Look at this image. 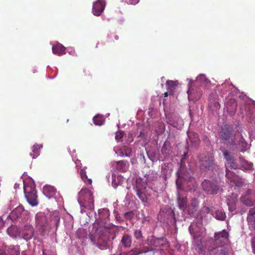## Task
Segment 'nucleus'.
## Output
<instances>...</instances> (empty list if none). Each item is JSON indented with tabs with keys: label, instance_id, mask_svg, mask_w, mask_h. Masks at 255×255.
Instances as JSON below:
<instances>
[{
	"label": "nucleus",
	"instance_id": "nucleus-1",
	"mask_svg": "<svg viewBox=\"0 0 255 255\" xmlns=\"http://www.w3.org/2000/svg\"><path fill=\"white\" fill-rule=\"evenodd\" d=\"M219 136L222 142L230 146L233 150L236 149L244 152L247 147L248 143L243 135L241 134L236 135L233 128L230 126H223Z\"/></svg>",
	"mask_w": 255,
	"mask_h": 255
},
{
	"label": "nucleus",
	"instance_id": "nucleus-2",
	"mask_svg": "<svg viewBox=\"0 0 255 255\" xmlns=\"http://www.w3.org/2000/svg\"><path fill=\"white\" fill-rule=\"evenodd\" d=\"M78 201L81 206L92 210L94 208L93 193L88 189H82L78 193Z\"/></svg>",
	"mask_w": 255,
	"mask_h": 255
},
{
	"label": "nucleus",
	"instance_id": "nucleus-3",
	"mask_svg": "<svg viewBox=\"0 0 255 255\" xmlns=\"http://www.w3.org/2000/svg\"><path fill=\"white\" fill-rule=\"evenodd\" d=\"M35 224L40 234L44 236L47 232H49L51 226L48 218L43 213H38L35 215Z\"/></svg>",
	"mask_w": 255,
	"mask_h": 255
},
{
	"label": "nucleus",
	"instance_id": "nucleus-4",
	"mask_svg": "<svg viewBox=\"0 0 255 255\" xmlns=\"http://www.w3.org/2000/svg\"><path fill=\"white\" fill-rule=\"evenodd\" d=\"M199 166L203 171L212 170L215 168L214 157L212 155L202 153L198 156Z\"/></svg>",
	"mask_w": 255,
	"mask_h": 255
},
{
	"label": "nucleus",
	"instance_id": "nucleus-5",
	"mask_svg": "<svg viewBox=\"0 0 255 255\" xmlns=\"http://www.w3.org/2000/svg\"><path fill=\"white\" fill-rule=\"evenodd\" d=\"M24 192L27 201L30 205L32 206L38 205L36 191L33 185L24 184Z\"/></svg>",
	"mask_w": 255,
	"mask_h": 255
},
{
	"label": "nucleus",
	"instance_id": "nucleus-6",
	"mask_svg": "<svg viewBox=\"0 0 255 255\" xmlns=\"http://www.w3.org/2000/svg\"><path fill=\"white\" fill-rule=\"evenodd\" d=\"M93 227L94 231L92 232L99 235L103 241L106 242L110 240L111 231L110 228L102 226L98 222H95Z\"/></svg>",
	"mask_w": 255,
	"mask_h": 255
},
{
	"label": "nucleus",
	"instance_id": "nucleus-7",
	"mask_svg": "<svg viewBox=\"0 0 255 255\" xmlns=\"http://www.w3.org/2000/svg\"><path fill=\"white\" fill-rule=\"evenodd\" d=\"M177 174L178 178H182L184 180H187L190 182H193L195 180L193 177V171L190 168L186 167L182 162L180 163Z\"/></svg>",
	"mask_w": 255,
	"mask_h": 255
},
{
	"label": "nucleus",
	"instance_id": "nucleus-8",
	"mask_svg": "<svg viewBox=\"0 0 255 255\" xmlns=\"http://www.w3.org/2000/svg\"><path fill=\"white\" fill-rule=\"evenodd\" d=\"M151 190L147 188L145 185L141 187L139 184L137 185L136 194L143 203H148L151 196Z\"/></svg>",
	"mask_w": 255,
	"mask_h": 255
},
{
	"label": "nucleus",
	"instance_id": "nucleus-9",
	"mask_svg": "<svg viewBox=\"0 0 255 255\" xmlns=\"http://www.w3.org/2000/svg\"><path fill=\"white\" fill-rule=\"evenodd\" d=\"M203 190L208 194L214 195L218 193L219 187L209 180L205 179L201 184Z\"/></svg>",
	"mask_w": 255,
	"mask_h": 255
},
{
	"label": "nucleus",
	"instance_id": "nucleus-10",
	"mask_svg": "<svg viewBox=\"0 0 255 255\" xmlns=\"http://www.w3.org/2000/svg\"><path fill=\"white\" fill-rule=\"evenodd\" d=\"M215 241L217 245L223 246L228 242V233L226 230L215 234Z\"/></svg>",
	"mask_w": 255,
	"mask_h": 255
},
{
	"label": "nucleus",
	"instance_id": "nucleus-11",
	"mask_svg": "<svg viewBox=\"0 0 255 255\" xmlns=\"http://www.w3.org/2000/svg\"><path fill=\"white\" fill-rule=\"evenodd\" d=\"M223 155L226 160V167L228 168V167L234 169L239 168V165L236 162L235 157L231 155L228 150H225L223 152Z\"/></svg>",
	"mask_w": 255,
	"mask_h": 255
},
{
	"label": "nucleus",
	"instance_id": "nucleus-12",
	"mask_svg": "<svg viewBox=\"0 0 255 255\" xmlns=\"http://www.w3.org/2000/svg\"><path fill=\"white\" fill-rule=\"evenodd\" d=\"M105 1L104 0H98L93 3L92 12L95 16H100L105 7Z\"/></svg>",
	"mask_w": 255,
	"mask_h": 255
},
{
	"label": "nucleus",
	"instance_id": "nucleus-13",
	"mask_svg": "<svg viewBox=\"0 0 255 255\" xmlns=\"http://www.w3.org/2000/svg\"><path fill=\"white\" fill-rule=\"evenodd\" d=\"M177 202L179 209L185 211L188 203L187 198L186 196L180 193L179 191L177 192Z\"/></svg>",
	"mask_w": 255,
	"mask_h": 255
},
{
	"label": "nucleus",
	"instance_id": "nucleus-14",
	"mask_svg": "<svg viewBox=\"0 0 255 255\" xmlns=\"http://www.w3.org/2000/svg\"><path fill=\"white\" fill-rule=\"evenodd\" d=\"M34 234V229L30 225H26L22 233L23 238L26 241L32 239Z\"/></svg>",
	"mask_w": 255,
	"mask_h": 255
},
{
	"label": "nucleus",
	"instance_id": "nucleus-15",
	"mask_svg": "<svg viewBox=\"0 0 255 255\" xmlns=\"http://www.w3.org/2000/svg\"><path fill=\"white\" fill-rule=\"evenodd\" d=\"M227 110L228 112L231 115H233L235 113L237 108V103L234 99H231L227 103L226 105Z\"/></svg>",
	"mask_w": 255,
	"mask_h": 255
},
{
	"label": "nucleus",
	"instance_id": "nucleus-16",
	"mask_svg": "<svg viewBox=\"0 0 255 255\" xmlns=\"http://www.w3.org/2000/svg\"><path fill=\"white\" fill-rule=\"evenodd\" d=\"M43 193L48 198H50L55 195L56 189L52 186L46 185L43 187Z\"/></svg>",
	"mask_w": 255,
	"mask_h": 255
},
{
	"label": "nucleus",
	"instance_id": "nucleus-17",
	"mask_svg": "<svg viewBox=\"0 0 255 255\" xmlns=\"http://www.w3.org/2000/svg\"><path fill=\"white\" fill-rule=\"evenodd\" d=\"M121 243L125 248H128L130 247L132 243L131 236L128 234H124L122 238Z\"/></svg>",
	"mask_w": 255,
	"mask_h": 255
},
{
	"label": "nucleus",
	"instance_id": "nucleus-18",
	"mask_svg": "<svg viewBox=\"0 0 255 255\" xmlns=\"http://www.w3.org/2000/svg\"><path fill=\"white\" fill-rule=\"evenodd\" d=\"M65 47L61 44L58 43L52 47V52L59 56L65 54Z\"/></svg>",
	"mask_w": 255,
	"mask_h": 255
},
{
	"label": "nucleus",
	"instance_id": "nucleus-19",
	"mask_svg": "<svg viewBox=\"0 0 255 255\" xmlns=\"http://www.w3.org/2000/svg\"><path fill=\"white\" fill-rule=\"evenodd\" d=\"M215 97H216V95H211L209 97V107L212 110H217L220 108V105L219 102L216 100V99H214Z\"/></svg>",
	"mask_w": 255,
	"mask_h": 255
},
{
	"label": "nucleus",
	"instance_id": "nucleus-20",
	"mask_svg": "<svg viewBox=\"0 0 255 255\" xmlns=\"http://www.w3.org/2000/svg\"><path fill=\"white\" fill-rule=\"evenodd\" d=\"M128 165L129 164L127 161L121 160L117 162L116 166L119 171L126 172L128 169Z\"/></svg>",
	"mask_w": 255,
	"mask_h": 255
},
{
	"label": "nucleus",
	"instance_id": "nucleus-21",
	"mask_svg": "<svg viewBox=\"0 0 255 255\" xmlns=\"http://www.w3.org/2000/svg\"><path fill=\"white\" fill-rule=\"evenodd\" d=\"M217 252H219V255H228V252L226 248L223 247H221L220 249L215 248L213 250H210L208 255H217Z\"/></svg>",
	"mask_w": 255,
	"mask_h": 255
},
{
	"label": "nucleus",
	"instance_id": "nucleus-22",
	"mask_svg": "<svg viewBox=\"0 0 255 255\" xmlns=\"http://www.w3.org/2000/svg\"><path fill=\"white\" fill-rule=\"evenodd\" d=\"M23 211V208L19 206L15 208L10 213L9 216L12 220H15L16 218L20 217L21 213Z\"/></svg>",
	"mask_w": 255,
	"mask_h": 255
},
{
	"label": "nucleus",
	"instance_id": "nucleus-23",
	"mask_svg": "<svg viewBox=\"0 0 255 255\" xmlns=\"http://www.w3.org/2000/svg\"><path fill=\"white\" fill-rule=\"evenodd\" d=\"M112 178V184L114 188H116L118 185H121L124 181L123 177L121 175H116L115 174H113Z\"/></svg>",
	"mask_w": 255,
	"mask_h": 255
},
{
	"label": "nucleus",
	"instance_id": "nucleus-24",
	"mask_svg": "<svg viewBox=\"0 0 255 255\" xmlns=\"http://www.w3.org/2000/svg\"><path fill=\"white\" fill-rule=\"evenodd\" d=\"M42 145L37 143H35L32 146V153H31L30 155L33 158H35L39 155V150L42 148Z\"/></svg>",
	"mask_w": 255,
	"mask_h": 255
},
{
	"label": "nucleus",
	"instance_id": "nucleus-25",
	"mask_svg": "<svg viewBox=\"0 0 255 255\" xmlns=\"http://www.w3.org/2000/svg\"><path fill=\"white\" fill-rule=\"evenodd\" d=\"M147 252L148 250L140 251L139 249L134 248L128 252L123 253L122 255H139L142 253H145Z\"/></svg>",
	"mask_w": 255,
	"mask_h": 255
},
{
	"label": "nucleus",
	"instance_id": "nucleus-26",
	"mask_svg": "<svg viewBox=\"0 0 255 255\" xmlns=\"http://www.w3.org/2000/svg\"><path fill=\"white\" fill-rule=\"evenodd\" d=\"M7 248V252L9 255H19L20 251L18 246H10Z\"/></svg>",
	"mask_w": 255,
	"mask_h": 255
},
{
	"label": "nucleus",
	"instance_id": "nucleus-27",
	"mask_svg": "<svg viewBox=\"0 0 255 255\" xmlns=\"http://www.w3.org/2000/svg\"><path fill=\"white\" fill-rule=\"evenodd\" d=\"M120 155L127 157L132 156V150L130 147L124 146L120 149Z\"/></svg>",
	"mask_w": 255,
	"mask_h": 255
},
{
	"label": "nucleus",
	"instance_id": "nucleus-28",
	"mask_svg": "<svg viewBox=\"0 0 255 255\" xmlns=\"http://www.w3.org/2000/svg\"><path fill=\"white\" fill-rule=\"evenodd\" d=\"M170 142L168 140H166L162 147L161 152L162 154L165 155V157L166 158L169 155V149L168 147L170 146Z\"/></svg>",
	"mask_w": 255,
	"mask_h": 255
},
{
	"label": "nucleus",
	"instance_id": "nucleus-29",
	"mask_svg": "<svg viewBox=\"0 0 255 255\" xmlns=\"http://www.w3.org/2000/svg\"><path fill=\"white\" fill-rule=\"evenodd\" d=\"M80 174L81 178L86 184L89 185H91L92 184V181L91 179L88 178L85 169H81L80 170Z\"/></svg>",
	"mask_w": 255,
	"mask_h": 255
},
{
	"label": "nucleus",
	"instance_id": "nucleus-30",
	"mask_svg": "<svg viewBox=\"0 0 255 255\" xmlns=\"http://www.w3.org/2000/svg\"><path fill=\"white\" fill-rule=\"evenodd\" d=\"M94 124L96 126L102 125L105 121V119L103 116L98 115L95 116L93 119Z\"/></svg>",
	"mask_w": 255,
	"mask_h": 255
},
{
	"label": "nucleus",
	"instance_id": "nucleus-31",
	"mask_svg": "<svg viewBox=\"0 0 255 255\" xmlns=\"http://www.w3.org/2000/svg\"><path fill=\"white\" fill-rule=\"evenodd\" d=\"M139 132L137 135V138H138L139 140L143 139L146 140L147 137V131L145 128L143 127H140L139 128Z\"/></svg>",
	"mask_w": 255,
	"mask_h": 255
},
{
	"label": "nucleus",
	"instance_id": "nucleus-32",
	"mask_svg": "<svg viewBox=\"0 0 255 255\" xmlns=\"http://www.w3.org/2000/svg\"><path fill=\"white\" fill-rule=\"evenodd\" d=\"M214 217L218 220L223 221L225 219L226 216L225 213L222 210H218L215 212Z\"/></svg>",
	"mask_w": 255,
	"mask_h": 255
},
{
	"label": "nucleus",
	"instance_id": "nucleus-33",
	"mask_svg": "<svg viewBox=\"0 0 255 255\" xmlns=\"http://www.w3.org/2000/svg\"><path fill=\"white\" fill-rule=\"evenodd\" d=\"M239 160L243 166L247 165L248 168H251L253 166V163H249L248 161L246 160L243 157L240 156Z\"/></svg>",
	"mask_w": 255,
	"mask_h": 255
},
{
	"label": "nucleus",
	"instance_id": "nucleus-34",
	"mask_svg": "<svg viewBox=\"0 0 255 255\" xmlns=\"http://www.w3.org/2000/svg\"><path fill=\"white\" fill-rule=\"evenodd\" d=\"M226 176L229 179H232L236 176V174L230 171L227 167H226Z\"/></svg>",
	"mask_w": 255,
	"mask_h": 255
},
{
	"label": "nucleus",
	"instance_id": "nucleus-35",
	"mask_svg": "<svg viewBox=\"0 0 255 255\" xmlns=\"http://www.w3.org/2000/svg\"><path fill=\"white\" fill-rule=\"evenodd\" d=\"M182 178H178L176 181V186L178 190H183L184 189V187L183 186V183L181 181Z\"/></svg>",
	"mask_w": 255,
	"mask_h": 255
},
{
	"label": "nucleus",
	"instance_id": "nucleus-36",
	"mask_svg": "<svg viewBox=\"0 0 255 255\" xmlns=\"http://www.w3.org/2000/svg\"><path fill=\"white\" fill-rule=\"evenodd\" d=\"M244 204L248 206H253L255 204V202L249 198H246L243 201Z\"/></svg>",
	"mask_w": 255,
	"mask_h": 255
},
{
	"label": "nucleus",
	"instance_id": "nucleus-37",
	"mask_svg": "<svg viewBox=\"0 0 255 255\" xmlns=\"http://www.w3.org/2000/svg\"><path fill=\"white\" fill-rule=\"evenodd\" d=\"M166 85L168 89L172 90L173 87L177 85L176 82L173 81L168 80L166 81Z\"/></svg>",
	"mask_w": 255,
	"mask_h": 255
},
{
	"label": "nucleus",
	"instance_id": "nucleus-38",
	"mask_svg": "<svg viewBox=\"0 0 255 255\" xmlns=\"http://www.w3.org/2000/svg\"><path fill=\"white\" fill-rule=\"evenodd\" d=\"M7 247L2 246L0 248V255H9L7 252Z\"/></svg>",
	"mask_w": 255,
	"mask_h": 255
},
{
	"label": "nucleus",
	"instance_id": "nucleus-39",
	"mask_svg": "<svg viewBox=\"0 0 255 255\" xmlns=\"http://www.w3.org/2000/svg\"><path fill=\"white\" fill-rule=\"evenodd\" d=\"M134 237L138 240L142 238V233L140 230H136L134 232Z\"/></svg>",
	"mask_w": 255,
	"mask_h": 255
},
{
	"label": "nucleus",
	"instance_id": "nucleus-40",
	"mask_svg": "<svg viewBox=\"0 0 255 255\" xmlns=\"http://www.w3.org/2000/svg\"><path fill=\"white\" fill-rule=\"evenodd\" d=\"M124 136L123 131H119L116 133L115 138L117 140L119 141L121 140Z\"/></svg>",
	"mask_w": 255,
	"mask_h": 255
},
{
	"label": "nucleus",
	"instance_id": "nucleus-41",
	"mask_svg": "<svg viewBox=\"0 0 255 255\" xmlns=\"http://www.w3.org/2000/svg\"><path fill=\"white\" fill-rule=\"evenodd\" d=\"M133 214L131 211L127 212L124 214V216L126 219L130 220L133 217Z\"/></svg>",
	"mask_w": 255,
	"mask_h": 255
},
{
	"label": "nucleus",
	"instance_id": "nucleus-42",
	"mask_svg": "<svg viewBox=\"0 0 255 255\" xmlns=\"http://www.w3.org/2000/svg\"><path fill=\"white\" fill-rule=\"evenodd\" d=\"M198 205V202L197 199L194 198L191 200V205L194 207H196Z\"/></svg>",
	"mask_w": 255,
	"mask_h": 255
},
{
	"label": "nucleus",
	"instance_id": "nucleus-43",
	"mask_svg": "<svg viewBox=\"0 0 255 255\" xmlns=\"http://www.w3.org/2000/svg\"><path fill=\"white\" fill-rule=\"evenodd\" d=\"M194 140H192L191 136H189V139H190V140L192 141V142H197V143H198L199 142V139L198 138V136L197 135V134H194Z\"/></svg>",
	"mask_w": 255,
	"mask_h": 255
},
{
	"label": "nucleus",
	"instance_id": "nucleus-44",
	"mask_svg": "<svg viewBox=\"0 0 255 255\" xmlns=\"http://www.w3.org/2000/svg\"><path fill=\"white\" fill-rule=\"evenodd\" d=\"M202 139L204 141V142L206 144H208L210 143V140H209V138L206 136V135H204L203 137H202Z\"/></svg>",
	"mask_w": 255,
	"mask_h": 255
},
{
	"label": "nucleus",
	"instance_id": "nucleus-45",
	"mask_svg": "<svg viewBox=\"0 0 255 255\" xmlns=\"http://www.w3.org/2000/svg\"><path fill=\"white\" fill-rule=\"evenodd\" d=\"M252 246L253 250V253L255 254V237L252 239Z\"/></svg>",
	"mask_w": 255,
	"mask_h": 255
},
{
	"label": "nucleus",
	"instance_id": "nucleus-46",
	"mask_svg": "<svg viewBox=\"0 0 255 255\" xmlns=\"http://www.w3.org/2000/svg\"><path fill=\"white\" fill-rule=\"evenodd\" d=\"M139 0H129L128 3L130 4H136L139 2Z\"/></svg>",
	"mask_w": 255,
	"mask_h": 255
},
{
	"label": "nucleus",
	"instance_id": "nucleus-47",
	"mask_svg": "<svg viewBox=\"0 0 255 255\" xmlns=\"http://www.w3.org/2000/svg\"><path fill=\"white\" fill-rule=\"evenodd\" d=\"M187 92L189 97L193 96L194 94V91L192 90V89H189Z\"/></svg>",
	"mask_w": 255,
	"mask_h": 255
},
{
	"label": "nucleus",
	"instance_id": "nucleus-48",
	"mask_svg": "<svg viewBox=\"0 0 255 255\" xmlns=\"http://www.w3.org/2000/svg\"><path fill=\"white\" fill-rule=\"evenodd\" d=\"M108 38L109 39V41L110 42H114V40L113 39V35L112 34H109L108 35Z\"/></svg>",
	"mask_w": 255,
	"mask_h": 255
},
{
	"label": "nucleus",
	"instance_id": "nucleus-49",
	"mask_svg": "<svg viewBox=\"0 0 255 255\" xmlns=\"http://www.w3.org/2000/svg\"><path fill=\"white\" fill-rule=\"evenodd\" d=\"M202 95V94L201 93V92H199L197 94V95L196 96H194L193 97V98L196 99H199L200 98V97Z\"/></svg>",
	"mask_w": 255,
	"mask_h": 255
},
{
	"label": "nucleus",
	"instance_id": "nucleus-50",
	"mask_svg": "<svg viewBox=\"0 0 255 255\" xmlns=\"http://www.w3.org/2000/svg\"><path fill=\"white\" fill-rule=\"evenodd\" d=\"M114 38L115 40H118L119 39V37L117 35H114Z\"/></svg>",
	"mask_w": 255,
	"mask_h": 255
},
{
	"label": "nucleus",
	"instance_id": "nucleus-51",
	"mask_svg": "<svg viewBox=\"0 0 255 255\" xmlns=\"http://www.w3.org/2000/svg\"><path fill=\"white\" fill-rule=\"evenodd\" d=\"M168 96V92H165V93H164V96L165 97H167Z\"/></svg>",
	"mask_w": 255,
	"mask_h": 255
},
{
	"label": "nucleus",
	"instance_id": "nucleus-52",
	"mask_svg": "<svg viewBox=\"0 0 255 255\" xmlns=\"http://www.w3.org/2000/svg\"><path fill=\"white\" fill-rule=\"evenodd\" d=\"M189 231H190V233H191V234H193L192 231V230H191V226H190V227H189Z\"/></svg>",
	"mask_w": 255,
	"mask_h": 255
}]
</instances>
